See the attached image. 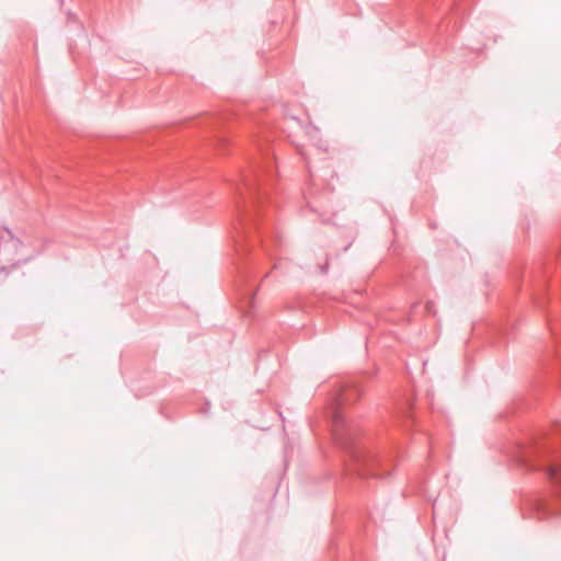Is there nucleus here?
<instances>
[{
  "mask_svg": "<svg viewBox=\"0 0 561 561\" xmlns=\"http://www.w3.org/2000/svg\"><path fill=\"white\" fill-rule=\"evenodd\" d=\"M244 299H245L247 304L249 305V307H251L253 304V294H247Z\"/></svg>",
  "mask_w": 561,
  "mask_h": 561,
  "instance_id": "nucleus-5",
  "label": "nucleus"
},
{
  "mask_svg": "<svg viewBox=\"0 0 561 561\" xmlns=\"http://www.w3.org/2000/svg\"><path fill=\"white\" fill-rule=\"evenodd\" d=\"M367 474H368V476H375V473H374V472H368Z\"/></svg>",
  "mask_w": 561,
  "mask_h": 561,
  "instance_id": "nucleus-11",
  "label": "nucleus"
},
{
  "mask_svg": "<svg viewBox=\"0 0 561 561\" xmlns=\"http://www.w3.org/2000/svg\"><path fill=\"white\" fill-rule=\"evenodd\" d=\"M426 311L430 312V313H433L434 312V304L428 301L426 304Z\"/></svg>",
  "mask_w": 561,
  "mask_h": 561,
  "instance_id": "nucleus-6",
  "label": "nucleus"
},
{
  "mask_svg": "<svg viewBox=\"0 0 561 561\" xmlns=\"http://www.w3.org/2000/svg\"><path fill=\"white\" fill-rule=\"evenodd\" d=\"M550 514H552V515H559V514H560V512H559L558 510H556V508H551V510H550Z\"/></svg>",
  "mask_w": 561,
  "mask_h": 561,
  "instance_id": "nucleus-9",
  "label": "nucleus"
},
{
  "mask_svg": "<svg viewBox=\"0 0 561 561\" xmlns=\"http://www.w3.org/2000/svg\"><path fill=\"white\" fill-rule=\"evenodd\" d=\"M254 170H257V171H259V172H257V173H259V178H260L264 172H268V169H264V170H263V168H261V167H256Z\"/></svg>",
  "mask_w": 561,
  "mask_h": 561,
  "instance_id": "nucleus-7",
  "label": "nucleus"
},
{
  "mask_svg": "<svg viewBox=\"0 0 561 561\" xmlns=\"http://www.w3.org/2000/svg\"><path fill=\"white\" fill-rule=\"evenodd\" d=\"M239 207V211H240V216H242V222L247 220L249 221H254V213L252 214V211H245L242 209L241 206H238Z\"/></svg>",
  "mask_w": 561,
  "mask_h": 561,
  "instance_id": "nucleus-4",
  "label": "nucleus"
},
{
  "mask_svg": "<svg viewBox=\"0 0 561 561\" xmlns=\"http://www.w3.org/2000/svg\"><path fill=\"white\" fill-rule=\"evenodd\" d=\"M357 473H358L359 476H362V477H365V476H366V472H365V471H364V469H362V468H358V469H357Z\"/></svg>",
  "mask_w": 561,
  "mask_h": 561,
  "instance_id": "nucleus-8",
  "label": "nucleus"
},
{
  "mask_svg": "<svg viewBox=\"0 0 561 561\" xmlns=\"http://www.w3.org/2000/svg\"><path fill=\"white\" fill-rule=\"evenodd\" d=\"M360 396V390L351 386L346 389H341L332 403L331 408V423L332 434L336 444L350 455L351 459L359 463L370 462V458L357 446V428L351 423L345 415L343 408L344 405L353 402Z\"/></svg>",
  "mask_w": 561,
  "mask_h": 561,
  "instance_id": "nucleus-1",
  "label": "nucleus"
},
{
  "mask_svg": "<svg viewBox=\"0 0 561 561\" xmlns=\"http://www.w3.org/2000/svg\"><path fill=\"white\" fill-rule=\"evenodd\" d=\"M519 463L527 470H543L561 502V446L539 444L519 456Z\"/></svg>",
  "mask_w": 561,
  "mask_h": 561,
  "instance_id": "nucleus-2",
  "label": "nucleus"
},
{
  "mask_svg": "<svg viewBox=\"0 0 561 561\" xmlns=\"http://www.w3.org/2000/svg\"><path fill=\"white\" fill-rule=\"evenodd\" d=\"M259 171L253 170L252 176H244L243 179V186L244 188L250 193L251 195V202L253 206V210H255L256 205L261 198V190L259 187Z\"/></svg>",
  "mask_w": 561,
  "mask_h": 561,
  "instance_id": "nucleus-3",
  "label": "nucleus"
},
{
  "mask_svg": "<svg viewBox=\"0 0 561 561\" xmlns=\"http://www.w3.org/2000/svg\"><path fill=\"white\" fill-rule=\"evenodd\" d=\"M367 474H368V476H375V473H374V472H368Z\"/></svg>",
  "mask_w": 561,
  "mask_h": 561,
  "instance_id": "nucleus-10",
  "label": "nucleus"
}]
</instances>
